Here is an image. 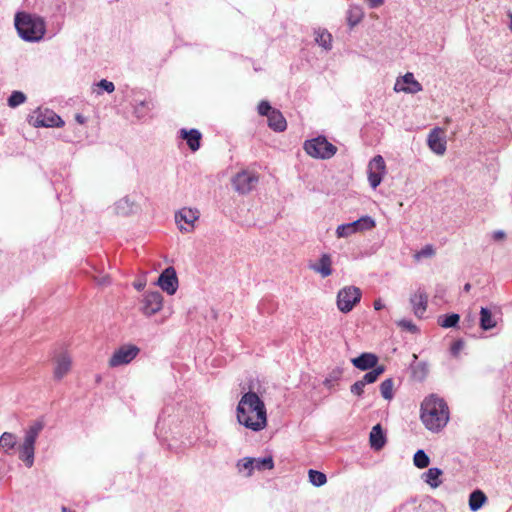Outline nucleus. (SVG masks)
Returning <instances> with one entry per match:
<instances>
[{
	"instance_id": "1",
	"label": "nucleus",
	"mask_w": 512,
	"mask_h": 512,
	"mask_svg": "<svg viewBox=\"0 0 512 512\" xmlns=\"http://www.w3.org/2000/svg\"><path fill=\"white\" fill-rule=\"evenodd\" d=\"M236 414L239 424L252 431H261L267 425L265 404L255 392L249 391L242 395Z\"/></svg>"
},
{
	"instance_id": "2",
	"label": "nucleus",
	"mask_w": 512,
	"mask_h": 512,
	"mask_svg": "<svg viewBox=\"0 0 512 512\" xmlns=\"http://www.w3.org/2000/svg\"><path fill=\"white\" fill-rule=\"evenodd\" d=\"M421 420L430 431H439L449 420V409L444 399L431 394L421 404Z\"/></svg>"
},
{
	"instance_id": "3",
	"label": "nucleus",
	"mask_w": 512,
	"mask_h": 512,
	"mask_svg": "<svg viewBox=\"0 0 512 512\" xmlns=\"http://www.w3.org/2000/svg\"><path fill=\"white\" fill-rule=\"evenodd\" d=\"M19 36L27 42H39L46 33V21L43 17L27 12H18L14 19Z\"/></svg>"
},
{
	"instance_id": "4",
	"label": "nucleus",
	"mask_w": 512,
	"mask_h": 512,
	"mask_svg": "<svg viewBox=\"0 0 512 512\" xmlns=\"http://www.w3.org/2000/svg\"><path fill=\"white\" fill-rule=\"evenodd\" d=\"M44 428V422L42 420L34 421L26 430L24 440L19 445V459L22 460L25 465L30 468L34 464L35 455V443Z\"/></svg>"
},
{
	"instance_id": "5",
	"label": "nucleus",
	"mask_w": 512,
	"mask_h": 512,
	"mask_svg": "<svg viewBox=\"0 0 512 512\" xmlns=\"http://www.w3.org/2000/svg\"><path fill=\"white\" fill-rule=\"evenodd\" d=\"M304 150L308 155L318 159H330L337 152L336 146L322 136L307 140L304 144Z\"/></svg>"
},
{
	"instance_id": "6",
	"label": "nucleus",
	"mask_w": 512,
	"mask_h": 512,
	"mask_svg": "<svg viewBox=\"0 0 512 512\" xmlns=\"http://www.w3.org/2000/svg\"><path fill=\"white\" fill-rule=\"evenodd\" d=\"M361 290L356 286H345L337 293V308L342 313H349L360 302Z\"/></svg>"
},
{
	"instance_id": "7",
	"label": "nucleus",
	"mask_w": 512,
	"mask_h": 512,
	"mask_svg": "<svg viewBox=\"0 0 512 512\" xmlns=\"http://www.w3.org/2000/svg\"><path fill=\"white\" fill-rule=\"evenodd\" d=\"M374 227V219L366 215L350 223L339 225L336 229V235L338 238H346L358 232L371 230Z\"/></svg>"
},
{
	"instance_id": "8",
	"label": "nucleus",
	"mask_w": 512,
	"mask_h": 512,
	"mask_svg": "<svg viewBox=\"0 0 512 512\" xmlns=\"http://www.w3.org/2000/svg\"><path fill=\"white\" fill-rule=\"evenodd\" d=\"M385 173L386 165L384 158L381 155L374 156L368 164V181L373 189L381 184Z\"/></svg>"
},
{
	"instance_id": "9",
	"label": "nucleus",
	"mask_w": 512,
	"mask_h": 512,
	"mask_svg": "<svg viewBox=\"0 0 512 512\" xmlns=\"http://www.w3.org/2000/svg\"><path fill=\"white\" fill-rule=\"evenodd\" d=\"M140 349L135 345H123L117 349L109 359L111 367L129 364L139 354Z\"/></svg>"
},
{
	"instance_id": "10",
	"label": "nucleus",
	"mask_w": 512,
	"mask_h": 512,
	"mask_svg": "<svg viewBox=\"0 0 512 512\" xmlns=\"http://www.w3.org/2000/svg\"><path fill=\"white\" fill-rule=\"evenodd\" d=\"M29 121L34 127H61L64 124L61 117L49 109L38 110Z\"/></svg>"
},
{
	"instance_id": "11",
	"label": "nucleus",
	"mask_w": 512,
	"mask_h": 512,
	"mask_svg": "<svg viewBox=\"0 0 512 512\" xmlns=\"http://www.w3.org/2000/svg\"><path fill=\"white\" fill-rule=\"evenodd\" d=\"M258 181L259 178L256 174L248 171H241L233 177L232 184L238 193L247 194L254 189Z\"/></svg>"
},
{
	"instance_id": "12",
	"label": "nucleus",
	"mask_w": 512,
	"mask_h": 512,
	"mask_svg": "<svg viewBox=\"0 0 512 512\" xmlns=\"http://www.w3.org/2000/svg\"><path fill=\"white\" fill-rule=\"evenodd\" d=\"M200 213L197 209L182 208L175 214V221L182 232H191L194 223L198 220Z\"/></svg>"
},
{
	"instance_id": "13",
	"label": "nucleus",
	"mask_w": 512,
	"mask_h": 512,
	"mask_svg": "<svg viewBox=\"0 0 512 512\" xmlns=\"http://www.w3.org/2000/svg\"><path fill=\"white\" fill-rule=\"evenodd\" d=\"M163 307V296L159 291L147 292L143 296L141 311L146 316H152Z\"/></svg>"
},
{
	"instance_id": "14",
	"label": "nucleus",
	"mask_w": 512,
	"mask_h": 512,
	"mask_svg": "<svg viewBox=\"0 0 512 512\" xmlns=\"http://www.w3.org/2000/svg\"><path fill=\"white\" fill-rule=\"evenodd\" d=\"M157 284L169 295L176 293L178 278L173 267L166 268L159 276Z\"/></svg>"
},
{
	"instance_id": "15",
	"label": "nucleus",
	"mask_w": 512,
	"mask_h": 512,
	"mask_svg": "<svg viewBox=\"0 0 512 512\" xmlns=\"http://www.w3.org/2000/svg\"><path fill=\"white\" fill-rule=\"evenodd\" d=\"M410 304L416 317L422 318L427 310L428 295L422 290L418 289L410 297Z\"/></svg>"
},
{
	"instance_id": "16",
	"label": "nucleus",
	"mask_w": 512,
	"mask_h": 512,
	"mask_svg": "<svg viewBox=\"0 0 512 512\" xmlns=\"http://www.w3.org/2000/svg\"><path fill=\"white\" fill-rule=\"evenodd\" d=\"M351 363L354 367L361 371H368L377 366L378 357L373 353L364 352L358 357L352 358Z\"/></svg>"
},
{
	"instance_id": "17",
	"label": "nucleus",
	"mask_w": 512,
	"mask_h": 512,
	"mask_svg": "<svg viewBox=\"0 0 512 512\" xmlns=\"http://www.w3.org/2000/svg\"><path fill=\"white\" fill-rule=\"evenodd\" d=\"M55 363L54 378L61 380L71 368V358L66 352H63L57 356Z\"/></svg>"
},
{
	"instance_id": "18",
	"label": "nucleus",
	"mask_w": 512,
	"mask_h": 512,
	"mask_svg": "<svg viewBox=\"0 0 512 512\" xmlns=\"http://www.w3.org/2000/svg\"><path fill=\"white\" fill-rule=\"evenodd\" d=\"M429 148L438 155H443L446 151V141L441 138L440 130L433 129L427 139Z\"/></svg>"
},
{
	"instance_id": "19",
	"label": "nucleus",
	"mask_w": 512,
	"mask_h": 512,
	"mask_svg": "<svg viewBox=\"0 0 512 512\" xmlns=\"http://www.w3.org/2000/svg\"><path fill=\"white\" fill-rule=\"evenodd\" d=\"M155 108V103L152 98H145L142 100L134 99V115L138 119L147 117L150 112Z\"/></svg>"
},
{
	"instance_id": "20",
	"label": "nucleus",
	"mask_w": 512,
	"mask_h": 512,
	"mask_svg": "<svg viewBox=\"0 0 512 512\" xmlns=\"http://www.w3.org/2000/svg\"><path fill=\"white\" fill-rule=\"evenodd\" d=\"M332 260L329 254H322L317 263L311 264L309 267L314 272L319 273L323 278L332 274Z\"/></svg>"
},
{
	"instance_id": "21",
	"label": "nucleus",
	"mask_w": 512,
	"mask_h": 512,
	"mask_svg": "<svg viewBox=\"0 0 512 512\" xmlns=\"http://www.w3.org/2000/svg\"><path fill=\"white\" fill-rule=\"evenodd\" d=\"M370 446L375 451L381 450L386 443V435L380 424H376L372 427L369 436Z\"/></svg>"
},
{
	"instance_id": "22",
	"label": "nucleus",
	"mask_w": 512,
	"mask_h": 512,
	"mask_svg": "<svg viewBox=\"0 0 512 512\" xmlns=\"http://www.w3.org/2000/svg\"><path fill=\"white\" fill-rule=\"evenodd\" d=\"M180 134H181V137L184 140H186L188 147L192 151H197L200 148L202 135L199 130H197V129H190V130L181 129Z\"/></svg>"
},
{
	"instance_id": "23",
	"label": "nucleus",
	"mask_w": 512,
	"mask_h": 512,
	"mask_svg": "<svg viewBox=\"0 0 512 512\" xmlns=\"http://www.w3.org/2000/svg\"><path fill=\"white\" fill-rule=\"evenodd\" d=\"M267 119L268 126L276 132H283L287 128L286 119L277 109H274Z\"/></svg>"
},
{
	"instance_id": "24",
	"label": "nucleus",
	"mask_w": 512,
	"mask_h": 512,
	"mask_svg": "<svg viewBox=\"0 0 512 512\" xmlns=\"http://www.w3.org/2000/svg\"><path fill=\"white\" fill-rule=\"evenodd\" d=\"M137 206L134 201H131L129 197H123L117 201L114 205L116 214L127 216L135 212Z\"/></svg>"
},
{
	"instance_id": "25",
	"label": "nucleus",
	"mask_w": 512,
	"mask_h": 512,
	"mask_svg": "<svg viewBox=\"0 0 512 512\" xmlns=\"http://www.w3.org/2000/svg\"><path fill=\"white\" fill-rule=\"evenodd\" d=\"M443 474L442 470L437 467L429 468L422 474V479L432 488H437L442 484L440 476Z\"/></svg>"
},
{
	"instance_id": "26",
	"label": "nucleus",
	"mask_w": 512,
	"mask_h": 512,
	"mask_svg": "<svg viewBox=\"0 0 512 512\" xmlns=\"http://www.w3.org/2000/svg\"><path fill=\"white\" fill-rule=\"evenodd\" d=\"M403 82L406 84L405 87H401L400 90L415 94L422 91V85L414 78V75L410 72L403 76Z\"/></svg>"
},
{
	"instance_id": "27",
	"label": "nucleus",
	"mask_w": 512,
	"mask_h": 512,
	"mask_svg": "<svg viewBox=\"0 0 512 512\" xmlns=\"http://www.w3.org/2000/svg\"><path fill=\"white\" fill-rule=\"evenodd\" d=\"M17 445V437L15 434L10 432H4L0 436V450H3L4 453L10 454L11 450H13Z\"/></svg>"
},
{
	"instance_id": "28",
	"label": "nucleus",
	"mask_w": 512,
	"mask_h": 512,
	"mask_svg": "<svg viewBox=\"0 0 512 512\" xmlns=\"http://www.w3.org/2000/svg\"><path fill=\"white\" fill-rule=\"evenodd\" d=\"M487 501V497L481 490H474L469 496V508L471 511H478L484 503Z\"/></svg>"
},
{
	"instance_id": "29",
	"label": "nucleus",
	"mask_w": 512,
	"mask_h": 512,
	"mask_svg": "<svg viewBox=\"0 0 512 512\" xmlns=\"http://www.w3.org/2000/svg\"><path fill=\"white\" fill-rule=\"evenodd\" d=\"M480 327L484 331L491 330L496 326L492 313L488 308L482 307L480 310Z\"/></svg>"
},
{
	"instance_id": "30",
	"label": "nucleus",
	"mask_w": 512,
	"mask_h": 512,
	"mask_svg": "<svg viewBox=\"0 0 512 512\" xmlns=\"http://www.w3.org/2000/svg\"><path fill=\"white\" fill-rule=\"evenodd\" d=\"M364 13L360 6L351 5L347 11V22L350 27L356 26L363 18Z\"/></svg>"
},
{
	"instance_id": "31",
	"label": "nucleus",
	"mask_w": 512,
	"mask_h": 512,
	"mask_svg": "<svg viewBox=\"0 0 512 512\" xmlns=\"http://www.w3.org/2000/svg\"><path fill=\"white\" fill-rule=\"evenodd\" d=\"M316 43L323 47L325 50H331L332 48V35L325 29H319L315 31Z\"/></svg>"
},
{
	"instance_id": "32",
	"label": "nucleus",
	"mask_w": 512,
	"mask_h": 512,
	"mask_svg": "<svg viewBox=\"0 0 512 512\" xmlns=\"http://www.w3.org/2000/svg\"><path fill=\"white\" fill-rule=\"evenodd\" d=\"M385 371V367L383 365L376 366L368 371L361 379V381L367 385L372 384L377 381L378 377L383 374Z\"/></svg>"
},
{
	"instance_id": "33",
	"label": "nucleus",
	"mask_w": 512,
	"mask_h": 512,
	"mask_svg": "<svg viewBox=\"0 0 512 512\" xmlns=\"http://www.w3.org/2000/svg\"><path fill=\"white\" fill-rule=\"evenodd\" d=\"M309 481L315 487H321L327 482V477L323 472L310 469L308 472Z\"/></svg>"
},
{
	"instance_id": "34",
	"label": "nucleus",
	"mask_w": 512,
	"mask_h": 512,
	"mask_svg": "<svg viewBox=\"0 0 512 512\" xmlns=\"http://www.w3.org/2000/svg\"><path fill=\"white\" fill-rule=\"evenodd\" d=\"M393 389H394V381L392 378H388L380 384V392H381L382 397L385 400L393 399V397H394Z\"/></svg>"
},
{
	"instance_id": "35",
	"label": "nucleus",
	"mask_w": 512,
	"mask_h": 512,
	"mask_svg": "<svg viewBox=\"0 0 512 512\" xmlns=\"http://www.w3.org/2000/svg\"><path fill=\"white\" fill-rule=\"evenodd\" d=\"M460 316L456 313L444 315L439 318V325L443 328H453L459 323Z\"/></svg>"
},
{
	"instance_id": "36",
	"label": "nucleus",
	"mask_w": 512,
	"mask_h": 512,
	"mask_svg": "<svg viewBox=\"0 0 512 512\" xmlns=\"http://www.w3.org/2000/svg\"><path fill=\"white\" fill-rule=\"evenodd\" d=\"M414 465L417 468L424 469L429 466L430 458L424 450L419 449L416 451L413 457Z\"/></svg>"
},
{
	"instance_id": "37",
	"label": "nucleus",
	"mask_w": 512,
	"mask_h": 512,
	"mask_svg": "<svg viewBox=\"0 0 512 512\" xmlns=\"http://www.w3.org/2000/svg\"><path fill=\"white\" fill-rule=\"evenodd\" d=\"M254 463V458L244 457L237 462L238 471H247L246 475L251 476L254 470Z\"/></svg>"
},
{
	"instance_id": "38",
	"label": "nucleus",
	"mask_w": 512,
	"mask_h": 512,
	"mask_svg": "<svg viewBox=\"0 0 512 512\" xmlns=\"http://www.w3.org/2000/svg\"><path fill=\"white\" fill-rule=\"evenodd\" d=\"M254 469L257 470H271L274 467V461L271 456L264 458H254Z\"/></svg>"
},
{
	"instance_id": "39",
	"label": "nucleus",
	"mask_w": 512,
	"mask_h": 512,
	"mask_svg": "<svg viewBox=\"0 0 512 512\" xmlns=\"http://www.w3.org/2000/svg\"><path fill=\"white\" fill-rule=\"evenodd\" d=\"M26 101V95L21 91H13L8 98V105L15 108Z\"/></svg>"
},
{
	"instance_id": "40",
	"label": "nucleus",
	"mask_w": 512,
	"mask_h": 512,
	"mask_svg": "<svg viewBox=\"0 0 512 512\" xmlns=\"http://www.w3.org/2000/svg\"><path fill=\"white\" fill-rule=\"evenodd\" d=\"M435 254V250L432 245H426L420 251L415 254L416 259L429 258Z\"/></svg>"
},
{
	"instance_id": "41",
	"label": "nucleus",
	"mask_w": 512,
	"mask_h": 512,
	"mask_svg": "<svg viewBox=\"0 0 512 512\" xmlns=\"http://www.w3.org/2000/svg\"><path fill=\"white\" fill-rule=\"evenodd\" d=\"M275 108H272L270 103L266 100H262L258 105V113L262 116L268 117Z\"/></svg>"
},
{
	"instance_id": "42",
	"label": "nucleus",
	"mask_w": 512,
	"mask_h": 512,
	"mask_svg": "<svg viewBox=\"0 0 512 512\" xmlns=\"http://www.w3.org/2000/svg\"><path fill=\"white\" fill-rule=\"evenodd\" d=\"M365 386L366 385L361 380H358L353 385H351L350 391L352 394L361 397L364 393Z\"/></svg>"
},
{
	"instance_id": "43",
	"label": "nucleus",
	"mask_w": 512,
	"mask_h": 512,
	"mask_svg": "<svg viewBox=\"0 0 512 512\" xmlns=\"http://www.w3.org/2000/svg\"><path fill=\"white\" fill-rule=\"evenodd\" d=\"M101 90L106 91L107 93H112L115 90V85L113 82L108 81L106 79L100 80L96 84Z\"/></svg>"
},
{
	"instance_id": "44",
	"label": "nucleus",
	"mask_w": 512,
	"mask_h": 512,
	"mask_svg": "<svg viewBox=\"0 0 512 512\" xmlns=\"http://www.w3.org/2000/svg\"><path fill=\"white\" fill-rule=\"evenodd\" d=\"M464 347V341L461 339H458L454 341L450 347V353L453 357H458L460 351Z\"/></svg>"
},
{
	"instance_id": "45",
	"label": "nucleus",
	"mask_w": 512,
	"mask_h": 512,
	"mask_svg": "<svg viewBox=\"0 0 512 512\" xmlns=\"http://www.w3.org/2000/svg\"><path fill=\"white\" fill-rule=\"evenodd\" d=\"M398 325L400 327H402V328L412 332V333L417 331L416 325L412 321H410V320L403 319V320L398 322Z\"/></svg>"
},
{
	"instance_id": "46",
	"label": "nucleus",
	"mask_w": 512,
	"mask_h": 512,
	"mask_svg": "<svg viewBox=\"0 0 512 512\" xmlns=\"http://www.w3.org/2000/svg\"><path fill=\"white\" fill-rule=\"evenodd\" d=\"M384 0H367L370 8H377L379 7Z\"/></svg>"
},
{
	"instance_id": "47",
	"label": "nucleus",
	"mask_w": 512,
	"mask_h": 512,
	"mask_svg": "<svg viewBox=\"0 0 512 512\" xmlns=\"http://www.w3.org/2000/svg\"><path fill=\"white\" fill-rule=\"evenodd\" d=\"M505 237V233L502 230L495 231L493 233L494 240H501Z\"/></svg>"
},
{
	"instance_id": "48",
	"label": "nucleus",
	"mask_w": 512,
	"mask_h": 512,
	"mask_svg": "<svg viewBox=\"0 0 512 512\" xmlns=\"http://www.w3.org/2000/svg\"><path fill=\"white\" fill-rule=\"evenodd\" d=\"M373 306H374L375 310H381V309L384 308V304H383L381 299L375 300L374 303H373Z\"/></svg>"
},
{
	"instance_id": "49",
	"label": "nucleus",
	"mask_w": 512,
	"mask_h": 512,
	"mask_svg": "<svg viewBox=\"0 0 512 512\" xmlns=\"http://www.w3.org/2000/svg\"><path fill=\"white\" fill-rule=\"evenodd\" d=\"M98 283L100 285H106L109 283V278L107 276H104L98 280Z\"/></svg>"
},
{
	"instance_id": "50",
	"label": "nucleus",
	"mask_w": 512,
	"mask_h": 512,
	"mask_svg": "<svg viewBox=\"0 0 512 512\" xmlns=\"http://www.w3.org/2000/svg\"><path fill=\"white\" fill-rule=\"evenodd\" d=\"M418 367L422 369L423 373H426L427 367L425 363H419Z\"/></svg>"
},
{
	"instance_id": "51",
	"label": "nucleus",
	"mask_w": 512,
	"mask_h": 512,
	"mask_svg": "<svg viewBox=\"0 0 512 512\" xmlns=\"http://www.w3.org/2000/svg\"><path fill=\"white\" fill-rule=\"evenodd\" d=\"M76 120H77L79 123H83V122H84V118H83V116H81V115H77V116H76Z\"/></svg>"
},
{
	"instance_id": "52",
	"label": "nucleus",
	"mask_w": 512,
	"mask_h": 512,
	"mask_svg": "<svg viewBox=\"0 0 512 512\" xmlns=\"http://www.w3.org/2000/svg\"><path fill=\"white\" fill-rule=\"evenodd\" d=\"M137 290L143 289L144 285L142 283H138L134 285Z\"/></svg>"
},
{
	"instance_id": "53",
	"label": "nucleus",
	"mask_w": 512,
	"mask_h": 512,
	"mask_svg": "<svg viewBox=\"0 0 512 512\" xmlns=\"http://www.w3.org/2000/svg\"><path fill=\"white\" fill-rule=\"evenodd\" d=\"M470 289H471V285H470L469 283H466V284L464 285V290H465L466 292H468Z\"/></svg>"
},
{
	"instance_id": "54",
	"label": "nucleus",
	"mask_w": 512,
	"mask_h": 512,
	"mask_svg": "<svg viewBox=\"0 0 512 512\" xmlns=\"http://www.w3.org/2000/svg\"><path fill=\"white\" fill-rule=\"evenodd\" d=\"M509 17H510V20H511V22H510V26H509V27H510V29H511V31H512V13H510V14H509Z\"/></svg>"
}]
</instances>
